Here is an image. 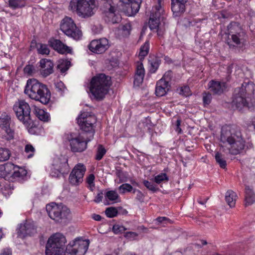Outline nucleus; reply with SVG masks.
Returning a JSON list of instances; mask_svg holds the SVG:
<instances>
[{
    "label": "nucleus",
    "mask_w": 255,
    "mask_h": 255,
    "mask_svg": "<svg viewBox=\"0 0 255 255\" xmlns=\"http://www.w3.org/2000/svg\"><path fill=\"white\" fill-rule=\"evenodd\" d=\"M96 122L95 116L88 113H82L77 118V123L80 128L85 132L77 134L70 133L66 135V139L69 143L70 147L73 152H81L87 148V143L93 137L94 125Z\"/></svg>",
    "instance_id": "f257e3e1"
},
{
    "label": "nucleus",
    "mask_w": 255,
    "mask_h": 255,
    "mask_svg": "<svg viewBox=\"0 0 255 255\" xmlns=\"http://www.w3.org/2000/svg\"><path fill=\"white\" fill-rule=\"evenodd\" d=\"M219 141L220 148L226 154L237 155L245 146V140L241 132L229 126L222 128Z\"/></svg>",
    "instance_id": "f03ea898"
},
{
    "label": "nucleus",
    "mask_w": 255,
    "mask_h": 255,
    "mask_svg": "<svg viewBox=\"0 0 255 255\" xmlns=\"http://www.w3.org/2000/svg\"><path fill=\"white\" fill-rule=\"evenodd\" d=\"M24 93L31 99L47 104L50 101L51 94L47 87L36 79H29L25 88Z\"/></svg>",
    "instance_id": "7ed1b4c3"
},
{
    "label": "nucleus",
    "mask_w": 255,
    "mask_h": 255,
    "mask_svg": "<svg viewBox=\"0 0 255 255\" xmlns=\"http://www.w3.org/2000/svg\"><path fill=\"white\" fill-rule=\"evenodd\" d=\"M255 85L252 82H244L241 87L236 88L233 98L232 105L241 110L248 105L249 101L254 96Z\"/></svg>",
    "instance_id": "20e7f679"
},
{
    "label": "nucleus",
    "mask_w": 255,
    "mask_h": 255,
    "mask_svg": "<svg viewBox=\"0 0 255 255\" xmlns=\"http://www.w3.org/2000/svg\"><path fill=\"white\" fill-rule=\"evenodd\" d=\"M111 84L109 76L104 74H100L91 79L89 90L96 99L102 100L108 94Z\"/></svg>",
    "instance_id": "39448f33"
},
{
    "label": "nucleus",
    "mask_w": 255,
    "mask_h": 255,
    "mask_svg": "<svg viewBox=\"0 0 255 255\" xmlns=\"http://www.w3.org/2000/svg\"><path fill=\"white\" fill-rule=\"evenodd\" d=\"M69 7L79 17L84 18L93 16L97 9L95 0H71Z\"/></svg>",
    "instance_id": "423d86ee"
},
{
    "label": "nucleus",
    "mask_w": 255,
    "mask_h": 255,
    "mask_svg": "<svg viewBox=\"0 0 255 255\" xmlns=\"http://www.w3.org/2000/svg\"><path fill=\"white\" fill-rule=\"evenodd\" d=\"M66 242V238L63 235L60 233L53 235L47 241L46 255H64Z\"/></svg>",
    "instance_id": "0eeeda50"
},
{
    "label": "nucleus",
    "mask_w": 255,
    "mask_h": 255,
    "mask_svg": "<svg viewBox=\"0 0 255 255\" xmlns=\"http://www.w3.org/2000/svg\"><path fill=\"white\" fill-rule=\"evenodd\" d=\"M46 209L49 217L57 222H63L70 217V209L61 204L52 203L46 205Z\"/></svg>",
    "instance_id": "6e6552de"
},
{
    "label": "nucleus",
    "mask_w": 255,
    "mask_h": 255,
    "mask_svg": "<svg viewBox=\"0 0 255 255\" xmlns=\"http://www.w3.org/2000/svg\"><path fill=\"white\" fill-rule=\"evenodd\" d=\"M229 35H231L232 44L230 42L228 44L230 47L237 46V47L243 48L246 44V35L245 32L241 28L239 24L237 22H232L228 26Z\"/></svg>",
    "instance_id": "1a4fd4ad"
},
{
    "label": "nucleus",
    "mask_w": 255,
    "mask_h": 255,
    "mask_svg": "<svg viewBox=\"0 0 255 255\" xmlns=\"http://www.w3.org/2000/svg\"><path fill=\"white\" fill-rule=\"evenodd\" d=\"M13 110L17 119L28 127L32 123L29 105L24 100H18L13 106Z\"/></svg>",
    "instance_id": "9d476101"
},
{
    "label": "nucleus",
    "mask_w": 255,
    "mask_h": 255,
    "mask_svg": "<svg viewBox=\"0 0 255 255\" xmlns=\"http://www.w3.org/2000/svg\"><path fill=\"white\" fill-rule=\"evenodd\" d=\"M154 4L150 11L149 20V27L151 30L157 31L162 16L164 12V0H154Z\"/></svg>",
    "instance_id": "9b49d317"
},
{
    "label": "nucleus",
    "mask_w": 255,
    "mask_h": 255,
    "mask_svg": "<svg viewBox=\"0 0 255 255\" xmlns=\"http://www.w3.org/2000/svg\"><path fill=\"white\" fill-rule=\"evenodd\" d=\"M89 244V240L78 238L66 247L64 255H84Z\"/></svg>",
    "instance_id": "f8f14e48"
},
{
    "label": "nucleus",
    "mask_w": 255,
    "mask_h": 255,
    "mask_svg": "<svg viewBox=\"0 0 255 255\" xmlns=\"http://www.w3.org/2000/svg\"><path fill=\"white\" fill-rule=\"evenodd\" d=\"M60 29L66 35L75 40L80 39L82 35L81 31L70 17L66 16L62 20Z\"/></svg>",
    "instance_id": "ddd939ff"
},
{
    "label": "nucleus",
    "mask_w": 255,
    "mask_h": 255,
    "mask_svg": "<svg viewBox=\"0 0 255 255\" xmlns=\"http://www.w3.org/2000/svg\"><path fill=\"white\" fill-rule=\"evenodd\" d=\"M68 160L63 156L56 157L53 159L51 166L50 175L54 177H59L68 171Z\"/></svg>",
    "instance_id": "4468645a"
},
{
    "label": "nucleus",
    "mask_w": 255,
    "mask_h": 255,
    "mask_svg": "<svg viewBox=\"0 0 255 255\" xmlns=\"http://www.w3.org/2000/svg\"><path fill=\"white\" fill-rule=\"evenodd\" d=\"M120 6L127 15L135 14L140 8L141 0H120Z\"/></svg>",
    "instance_id": "2eb2a0df"
},
{
    "label": "nucleus",
    "mask_w": 255,
    "mask_h": 255,
    "mask_svg": "<svg viewBox=\"0 0 255 255\" xmlns=\"http://www.w3.org/2000/svg\"><path fill=\"white\" fill-rule=\"evenodd\" d=\"M86 168L82 163L76 164L72 169L69 177V182L73 185H77L82 183Z\"/></svg>",
    "instance_id": "dca6fc26"
},
{
    "label": "nucleus",
    "mask_w": 255,
    "mask_h": 255,
    "mask_svg": "<svg viewBox=\"0 0 255 255\" xmlns=\"http://www.w3.org/2000/svg\"><path fill=\"white\" fill-rule=\"evenodd\" d=\"M36 232L37 227L35 223L32 221H26L19 225L17 230V235L20 238H24L28 236H33Z\"/></svg>",
    "instance_id": "f3484780"
},
{
    "label": "nucleus",
    "mask_w": 255,
    "mask_h": 255,
    "mask_svg": "<svg viewBox=\"0 0 255 255\" xmlns=\"http://www.w3.org/2000/svg\"><path fill=\"white\" fill-rule=\"evenodd\" d=\"M10 124V117L6 115H2L0 118V128L3 131V136L6 140H10L14 137V131Z\"/></svg>",
    "instance_id": "a211bd4d"
},
{
    "label": "nucleus",
    "mask_w": 255,
    "mask_h": 255,
    "mask_svg": "<svg viewBox=\"0 0 255 255\" xmlns=\"http://www.w3.org/2000/svg\"><path fill=\"white\" fill-rule=\"evenodd\" d=\"M102 1L101 9L106 16L109 18L108 20L113 23L117 22V21L114 19L117 10L116 3L113 0H102Z\"/></svg>",
    "instance_id": "6ab92c4d"
},
{
    "label": "nucleus",
    "mask_w": 255,
    "mask_h": 255,
    "mask_svg": "<svg viewBox=\"0 0 255 255\" xmlns=\"http://www.w3.org/2000/svg\"><path fill=\"white\" fill-rule=\"evenodd\" d=\"M102 1L101 9L106 16L109 18L108 20L113 23L117 22V21L114 19L117 10L116 3L113 0H102Z\"/></svg>",
    "instance_id": "aec40b11"
},
{
    "label": "nucleus",
    "mask_w": 255,
    "mask_h": 255,
    "mask_svg": "<svg viewBox=\"0 0 255 255\" xmlns=\"http://www.w3.org/2000/svg\"><path fill=\"white\" fill-rule=\"evenodd\" d=\"M109 47V41L105 38L93 40L89 45V50L97 54H101L105 52Z\"/></svg>",
    "instance_id": "412c9836"
},
{
    "label": "nucleus",
    "mask_w": 255,
    "mask_h": 255,
    "mask_svg": "<svg viewBox=\"0 0 255 255\" xmlns=\"http://www.w3.org/2000/svg\"><path fill=\"white\" fill-rule=\"evenodd\" d=\"M39 64L40 73L42 77H46L53 73L54 63L51 60L42 59Z\"/></svg>",
    "instance_id": "4be33fe9"
},
{
    "label": "nucleus",
    "mask_w": 255,
    "mask_h": 255,
    "mask_svg": "<svg viewBox=\"0 0 255 255\" xmlns=\"http://www.w3.org/2000/svg\"><path fill=\"white\" fill-rule=\"evenodd\" d=\"M50 46L60 54L71 53L72 49L64 44L61 41L56 39H50L48 41Z\"/></svg>",
    "instance_id": "5701e85b"
},
{
    "label": "nucleus",
    "mask_w": 255,
    "mask_h": 255,
    "mask_svg": "<svg viewBox=\"0 0 255 255\" xmlns=\"http://www.w3.org/2000/svg\"><path fill=\"white\" fill-rule=\"evenodd\" d=\"M171 8L174 16H179L185 11L186 2L177 0H171Z\"/></svg>",
    "instance_id": "b1692460"
},
{
    "label": "nucleus",
    "mask_w": 255,
    "mask_h": 255,
    "mask_svg": "<svg viewBox=\"0 0 255 255\" xmlns=\"http://www.w3.org/2000/svg\"><path fill=\"white\" fill-rule=\"evenodd\" d=\"M208 87L213 94L220 95L225 89L226 84L224 82L212 80L209 83Z\"/></svg>",
    "instance_id": "393cba45"
},
{
    "label": "nucleus",
    "mask_w": 255,
    "mask_h": 255,
    "mask_svg": "<svg viewBox=\"0 0 255 255\" xmlns=\"http://www.w3.org/2000/svg\"><path fill=\"white\" fill-rule=\"evenodd\" d=\"M14 165L10 162L0 165V177L6 178L11 177Z\"/></svg>",
    "instance_id": "a878e982"
},
{
    "label": "nucleus",
    "mask_w": 255,
    "mask_h": 255,
    "mask_svg": "<svg viewBox=\"0 0 255 255\" xmlns=\"http://www.w3.org/2000/svg\"><path fill=\"white\" fill-rule=\"evenodd\" d=\"M165 82L159 80L156 83L155 94L156 96L161 97L164 96L169 90L170 85L165 84Z\"/></svg>",
    "instance_id": "bb28decb"
},
{
    "label": "nucleus",
    "mask_w": 255,
    "mask_h": 255,
    "mask_svg": "<svg viewBox=\"0 0 255 255\" xmlns=\"http://www.w3.org/2000/svg\"><path fill=\"white\" fill-rule=\"evenodd\" d=\"M237 198L236 193L231 190H228L225 194V200L228 205L231 207H234Z\"/></svg>",
    "instance_id": "cd10ccee"
},
{
    "label": "nucleus",
    "mask_w": 255,
    "mask_h": 255,
    "mask_svg": "<svg viewBox=\"0 0 255 255\" xmlns=\"http://www.w3.org/2000/svg\"><path fill=\"white\" fill-rule=\"evenodd\" d=\"M245 205L248 206L255 202V194L249 186L245 188Z\"/></svg>",
    "instance_id": "c85d7f7f"
},
{
    "label": "nucleus",
    "mask_w": 255,
    "mask_h": 255,
    "mask_svg": "<svg viewBox=\"0 0 255 255\" xmlns=\"http://www.w3.org/2000/svg\"><path fill=\"white\" fill-rule=\"evenodd\" d=\"M34 113L35 116L41 121L48 122L49 120V115L44 110L35 107Z\"/></svg>",
    "instance_id": "c756f323"
},
{
    "label": "nucleus",
    "mask_w": 255,
    "mask_h": 255,
    "mask_svg": "<svg viewBox=\"0 0 255 255\" xmlns=\"http://www.w3.org/2000/svg\"><path fill=\"white\" fill-rule=\"evenodd\" d=\"M27 0H8V6L13 9L21 8L26 5Z\"/></svg>",
    "instance_id": "7c9ffc66"
},
{
    "label": "nucleus",
    "mask_w": 255,
    "mask_h": 255,
    "mask_svg": "<svg viewBox=\"0 0 255 255\" xmlns=\"http://www.w3.org/2000/svg\"><path fill=\"white\" fill-rule=\"evenodd\" d=\"M27 174V171L23 168L14 165V169L12 173V176L14 178H22Z\"/></svg>",
    "instance_id": "2f4dec72"
},
{
    "label": "nucleus",
    "mask_w": 255,
    "mask_h": 255,
    "mask_svg": "<svg viewBox=\"0 0 255 255\" xmlns=\"http://www.w3.org/2000/svg\"><path fill=\"white\" fill-rule=\"evenodd\" d=\"M71 63L67 60H60L58 61L57 68L61 73H63L66 72L70 67Z\"/></svg>",
    "instance_id": "473e14b6"
},
{
    "label": "nucleus",
    "mask_w": 255,
    "mask_h": 255,
    "mask_svg": "<svg viewBox=\"0 0 255 255\" xmlns=\"http://www.w3.org/2000/svg\"><path fill=\"white\" fill-rule=\"evenodd\" d=\"M216 162L219 164L222 168H225L227 166L226 160L225 155L220 152H217L215 155Z\"/></svg>",
    "instance_id": "72a5a7b5"
},
{
    "label": "nucleus",
    "mask_w": 255,
    "mask_h": 255,
    "mask_svg": "<svg viewBox=\"0 0 255 255\" xmlns=\"http://www.w3.org/2000/svg\"><path fill=\"white\" fill-rule=\"evenodd\" d=\"M149 49V43L148 41H146L145 42L144 44L142 45L140 48L138 56L140 59H143L145 56H146Z\"/></svg>",
    "instance_id": "f704fd0d"
},
{
    "label": "nucleus",
    "mask_w": 255,
    "mask_h": 255,
    "mask_svg": "<svg viewBox=\"0 0 255 255\" xmlns=\"http://www.w3.org/2000/svg\"><path fill=\"white\" fill-rule=\"evenodd\" d=\"M149 63L150 64V72L154 73L157 70L160 64V60L157 57L152 58L149 60Z\"/></svg>",
    "instance_id": "c9c22d12"
},
{
    "label": "nucleus",
    "mask_w": 255,
    "mask_h": 255,
    "mask_svg": "<svg viewBox=\"0 0 255 255\" xmlns=\"http://www.w3.org/2000/svg\"><path fill=\"white\" fill-rule=\"evenodd\" d=\"M11 155L10 151L5 148H0V162L7 160Z\"/></svg>",
    "instance_id": "e433bc0d"
},
{
    "label": "nucleus",
    "mask_w": 255,
    "mask_h": 255,
    "mask_svg": "<svg viewBox=\"0 0 255 255\" xmlns=\"http://www.w3.org/2000/svg\"><path fill=\"white\" fill-rule=\"evenodd\" d=\"M106 197L110 201L117 202V200L119 198V196L116 191L111 190L106 193Z\"/></svg>",
    "instance_id": "4c0bfd02"
},
{
    "label": "nucleus",
    "mask_w": 255,
    "mask_h": 255,
    "mask_svg": "<svg viewBox=\"0 0 255 255\" xmlns=\"http://www.w3.org/2000/svg\"><path fill=\"white\" fill-rule=\"evenodd\" d=\"M35 150L34 147L30 144H27L24 148V152L27 154L28 158H31L34 154Z\"/></svg>",
    "instance_id": "58836bf2"
},
{
    "label": "nucleus",
    "mask_w": 255,
    "mask_h": 255,
    "mask_svg": "<svg viewBox=\"0 0 255 255\" xmlns=\"http://www.w3.org/2000/svg\"><path fill=\"white\" fill-rule=\"evenodd\" d=\"M38 53L41 54H49L50 50L46 44L39 43L37 45Z\"/></svg>",
    "instance_id": "ea45409f"
},
{
    "label": "nucleus",
    "mask_w": 255,
    "mask_h": 255,
    "mask_svg": "<svg viewBox=\"0 0 255 255\" xmlns=\"http://www.w3.org/2000/svg\"><path fill=\"white\" fill-rule=\"evenodd\" d=\"M121 193L125 194L126 192H130L133 191V189L131 185L128 183H124L119 187Z\"/></svg>",
    "instance_id": "a19ab883"
},
{
    "label": "nucleus",
    "mask_w": 255,
    "mask_h": 255,
    "mask_svg": "<svg viewBox=\"0 0 255 255\" xmlns=\"http://www.w3.org/2000/svg\"><path fill=\"white\" fill-rule=\"evenodd\" d=\"M133 193L136 194L135 200L136 201L140 203L144 202L145 196L141 191L137 189H133Z\"/></svg>",
    "instance_id": "79ce46f5"
},
{
    "label": "nucleus",
    "mask_w": 255,
    "mask_h": 255,
    "mask_svg": "<svg viewBox=\"0 0 255 255\" xmlns=\"http://www.w3.org/2000/svg\"><path fill=\"white\" fill-rule=\"evenodd\" d=\"M106 152V150L103 146L101 144L99 145L96 155V159L98 160H101L105 154Z\"/></svg>",
    "instance_id": "37998d69"
},
{
    "label": "nucleus",
    "mask_w": 255,
    "mask_h": 255,
    "mask_svg": "<svg viewBox=\"0 0 255 255\" xmlns=\"http://www.w3.org/2000/svg\"><path fill=\"white\" fill-rule=\"evenodd\" d=\"M106 216L109 218H113L117 216L118 210L115 207H109L105 211Z\"/></svg>",
    "instance_id": "c03bdc74"
},
{
    "label": "nucleus",
    "mask_w": 255,
    "mask_h": 255,
    "mask_svg": "<svg viewBox=\"0 0 255 255\" xmlns=\"http://www.w3.org/2000/svg\"><path fill=\"white\" fill-rule=\"evenodd\" d=\"M168 177L166 173H160L154 177V182L157 184H160L164 181H168Z\"/></svg>",
    "instance_id": "a18cd8bd"
},
{
    "label": "nucleus",
    "mask_w": 255,
    "mask_h": 255,
    "mask_svg": "<svg viewBox=\"0 0 255 255\" xmlns=\"http://www.w3.org/2000/svg\"><path fill=\"white\" fill-rule=\"evenodd\" d=\"M143 184L147 189L153 193L156 192L158 190V188L155 185L148 180H144L143 181Z\"/></svg>",
    "instance_id": "49530a36"
},
{
    "label": "nucleus",
    "mask_w": 255,
    "mask_h": 255,
    "mask_svg": "<svg viewBox=\"0 0 255 255\" xmlns=\"http://www.w3.org/2000/svg\"><path fill=\"white\" fill-rule=\"evenodd\" d=\"M178 90L179 94L183 96L187 97L191 95L190 90L188 86L181 87Z\"/></svg>",
    "instance_id": "de8ad7c7"
},
{
    "label": "nucleus",
    "mask_w": 255,
    "mask_h": 255,
    "mask_svg": "<svg viewBox=\"0 0 255 255\" xmlns=\"http://www.w3.org/2000/svg\"><path fill=\"white\" fill-rule=\"evenodd\" d=\"M172 77V73L171 71H168L165 73L162 78L159 80H162L163 82H165V84L169 85V83L171 81Z\"/></svg>",
    "instance_id": "09e8293b"
},
{
    "label": "nucleus",
    "mask_w": 255,
    "mask_h": 255,
    "mask_svg": "<svg viewBox=\"0 0 255 255\" xmlns=\"http://www.w3.org/2000/svg\"><path fill=\"white\" fill-rule=\"evenodd\" d=\"M95 175L93 174H90L86 178V182L91 190H92L93 188L95 187Z\"/></svg>",
    "instance_id": "8fccbe9b"
},
{
    "label": "nucleus",
    "mask_w": 255,
    "mask_h": 255,
    "mask_svg": "<svg viewBox=\"0 0 255 255\" xmlns=\"http://www.w3.org/2000/svg\"><path fill=\"white\" fill-rule=\"evenodd\" d=\"M121 30L122 31V33L125 36H128L130 34L131 30V26L129 24L127 23L121 26Z\"/></svg>",
    "instance_id": "3c124183"
},
{
    "label": "nucleus",
    "mask_w": 255,
    "mask_h": 255,
    "mask_svg": "<svg viewBox=\"0 0 255 255\" xmlns=\"http://www.w3.org/2000/svg\"><path fill=\"white\" fill-rule=\"evenodd\" d=\"M136 75H140L144 77L145 71L141 63H138L136 66Z\"/></svg>",
    "instance_id": "603ef678"
},
{
    "label": "nucleus",
    "mask_w": 255,
    "mask_h": 255,
    "mask_svg": "<svg viewBox=\"0 0 255 255\" xmlns=\"http://www.w3.org/2000/svg\"><path fill=\"white\" fill-rule=\"evenodd\" d=\"M126 230V228L123 226H120L119 225H115L113 226V231L116 234H118L120 233H122Z\"/></svg>",
    "instance_id": "864d4df0"
},
{
    "label": "nucleus",
    "mask_w": 255,
    "mask_h": 255,
    "mask_svg": "<svg viewBox=\"0 0 255 255\" xmlns=\"http://www.w3.org/2000/svg\"><path fill=\"white\" fill-rule=\"evenodd\" d=\"M144 76L135 74L134 85L139 86L143 82Z\"/></svg>",
    "instance_id": "5fc2aeb1"
},
{
    "label": "nucleus",
    "mask_w": 255,
    "mask_h": 255,
    "mask_svg": "<svg viewBox=\"0 0 255 255\" xmlns=\"http://www.w3.org/2000/svg\"><path fill=\"white\" fill-rule=\"evenodd\" d=\"M55 87L57 91L61 93L64 91L65 89L64 83L61 81H58L55 83Z\"/></svg>",
    "instance_id": "6e6d98bb"
},
{
    "label": "nucleus",
    "mask_w": 255,
    "mask_h": 255,
    "mask_svg": "<svg viewBox=\"0 0 255 255\" xmlns=\"http://www.w3.org/2000/svg\"><path fill=\"white\" fill-rule=\"evenodd\" d=\"M212 96L210 93H205L203 95V101L205 105H209L211 101Z\"/></svg>",
    "instance_id": "4d7b16f0"
},
{
    "label": "nucleus",
    "mask_w": 255,
    "mask_h": 255,
    "mask_svg": "<svg viewBox=\"0 0 255 255\" xmlns=\"http://www.w3.org/2000/svg\"><path fill=\"white\" fill-rule=\"evenodd\" d=\"M34 68L32 65H27L24 68V72L28 75H31L33 73Z\"/></svg>",
    "instance_id": "13d9d810"
},
{
    "label": "nucleus",
    "mask_w": 255,
    "mask_h": 255,
    "mask_svg": "<svg viewBox=\"0 0 255 255\" xmlns=\"http://www.w3.org/2000/svg\"><path fill=\"white\" fill-rule=\"evenodd\" d=\"M137 236L136 233L133 232H128L125 235L126 238L131 240H134Z\"/></svg>",
    "instance_id": "bf43d9fd"
},
{
    "label": "nucleus",
    "mask_w": 255,
    "mask_h": 255,
    "mask_svg": "<svg viewBox=\"0 0 255 255\" xmlns=\"http://www.w3.org/2000/svg\"><path fill=\"white\" fill-rule=\"evenodd\" d=\"M103 197V196L102 192H100L97 195L94 201L97 203H100V202L102 201Z\"/></svg>",
    "instance_id": "052dcab7"
},
{
    "label": "nucleus",
    "mask_w": 255,
    "mask_h": 255,
    "mask_svg": "<svg viewBox=\"0 0 255 255\" xmlns=\"http://www.w3.org/2000/svg\"><path fill=\"white\" fill-rule=\"evenodd\" d=\"M180 124H181L180 120H177V121H176V131L178 133H181V129L180 128Z\"/></svg>",
    "instance_id": "680f3d73"
},
{
    "label": "nucleus",
    "mask_w": 255,
    "mask_h": 255,
    "mask_svg": "<svg viewBox=\"0 0 255 255\" xmlns=\"http://www.w3.org/2000/svg\"><path fill=\"white\" fill-rule=\"evenodd\" d=\"M0 255H11V251L9 249H4L0 254Z\"/></svg>",
    "instance_id": "e2e57ef3"
},
{
    "label": "nucleus",
    "mask_w": 255,
    "mask_h": 255,
    "mask_svg": "<svg viewBox=\"0 0 255 255\" xmlns=\"http://www.w3.org/2000/svg\"><path fill=\"white\" fill-rule=\"evenodd\" d=\"M168 220H169L168 219H167V218L164 217H158L156 219V221L157 222H158L159 223H162L164 221H168Z\"/></svg>",
    "instance_id": "0e129e2a"
},
{
    "label": "nucleus",
    "mask_w": 255,
    "mask_h": 255,
    "mask_svg": "<svg viewBox=\"0 0 255 255\" xmlns=\"http://www.w3.org/2000/svg\"><path fill=\"white\" fill-rule=\"evenodd\" d=\"M93 218L96 221H100L101 220V216L99 215L94 214Z\"/></svg>",
    "instance_id": "69168bd1"
},
{
    "label": "nucleus",
    "mask_w": 255,
    "mask_h": 255,
    "mask_svg": "<svg viewBox=\"0 0 255 255\" xmlns=\"http://www.w3.org/2000/svg\"><path fill=\"white\" fill-rule=\"evenodd\" d=\"M252 121L253 123V125L254 126V128L255 129V117L253 118Z\"/></svg>",
    "instance_id": "338daca9"
},
{
    "label": "nucleus",
    "mask_w": 255,
    "mask_h": 255,
    "mask_svg": "<svg viewBox=\"0 0 255 255\" xmlns=\"http://www.w3.org/2000/svg\"><path fill=\"white\" fill-rule=\"evenodd\" d=\"M124 255H136L134 254H132V253H127V254H125Z\"/></svg>",
    "instance_id": "774afa93"
}]
</instances>
